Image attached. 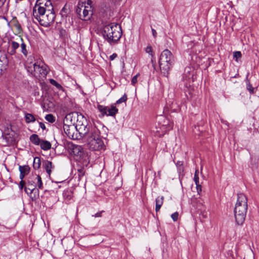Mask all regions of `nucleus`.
<instances>
[{
    "mask_svg": "<svg viewBox=\"0 0 259 259\" xmlns=\"http://www.w3.org/2000/svg\"><path fill=\"white\" fill-rule=\"evenodd\" d=\"M41 164L40 159L39 157H36L34 158L33 166L34 169H38Z\"/></svg>",
    "mask_w": 259,
    "mask_h": 259,
    "instance_id": "obj_26",
    "label": "nucleus"
},
{
    "mask_svg": "<svg viewBox=\"0 0 259 259\" xmlns=\"http://www.w3.org/2000/svg\"><path fill=\"white\" fill-rule=\"evenodd\" d=\"M6 1V0H0V7H2L4 5Z\"/></svg>",
    "mask_w": 259,
    "mask_h": 259,
    "instance_id": "obj_46",
    "label": "nucleus"
},
{
    "mask_svg": "<svg viewBox=\"0 0 259 259\" xmlns=\"http://www.w3.org/2000/svg\"><path fill=\"white\" fill-rule=\"evenodd\" d=\"M34 8L38 11L40 9L45 10V11H54V8L50 0H37Z\"/></svg>",
    "mask_w": 259,
    "mask_h": 259,
    "instance_id": "obj_11",
    "label": "nucleus"
},
{
    "mask_svg": "<svg viewBox=\"0 0 259 259\" xmlns=\"http://www.w3.org/2000/svg\"><path fill=\"white\" fill-rule=\"evenodd\" d=\"M174 62V57L169 50L165 49L161 53L159 59V66L161 73L163 76H168Z\"/></svg>",
    "mask_w": 259,
    "mask_h": 259,
    "instance_id": "obj_2",
    "label": "nucleus"
},
{
    "mask_svg": "<svg viewBox=\"0 0 259 259\" xmlns=\"http://www.w3.org/2000/svg\"><path fill=\"white\" fill-rule=\"evenodd\" d=\"M71 149L75 159L83 166H87L90 161L88 155L84 152L83 148L79 145H72Z\"/></svg>",
    "mask_w": 259,
    "mask_h": 259,
    "instance_id": "obj_5",
    "label": "nucleus"
},
{
    "mask_svg": "<svg viewBox=\"0 0 259 259\" xmlns=\"http://www.w3.org/2000/svg\"><path fill=\"white\" fill-rule=\"evenodd\" d=\"M16 53V50H14L13 49L11 48V50H10V54L11 55H14Z\"/></svg>",
    "mask_w": 259,
    "mask_h": 259,
    "instance_id": "obj_44",
    "label": "nucleus"
},
{
    "mask_svg": "<svg viewBox=\"0 0 259 259\" xmlns=\"http://www.w3.org/2000/svg\"><path fill=\"white\" fill-rule=\"evenodd\" d=\"M179 213L178 212H175L171 215V217L174 221L176 222L178 219Z\"/></svg>",
    "mask_w": 259,
    "mask_h": 259,
    "instance_id": "obj_38",
    "label": "nucleus"
},
{
    "mask_svg": "<svg viewBox=\"0 0 259 259\" xmlns=\"http://www.w3.org/2000/svg\"><path fill=\"white\" fill-rule=\"evenodd\" d=\"M25 184V183L24 181H21L19 183V185L20 189L22 190L23 188H25V187H24Z\"/></svg>",
    "mask_w": 259,
    "mask_h": 259,
    "instance_id": "obj_39",
    "label": "nucleus"
},
{
    "mask_svg": "<svg viewBox=\"0 0 259 259\" xmlns=\"http://www.w3.org/2000/svg\"><path fill=\"white\" fill-rule=\"evenodd\" d=\"M198 174H199L198 169H196L194 175H196V176H198Z\"/></svg>",
    "mask_w": 259,
    "mask_h": 259,
    "instance_id": "obj_48",
    "label": "nucleus"
},
{
    "mask_svg": "<svg viewBox=\"0 0 259 259\" xmlns=\"http://www.w3.org/2000/svg\"><path fill=\"white\" fill-rule=\"evenodd\" d=\"M27 70L34 76L45 77L48 74L47 66L42 64H37V63L30 64L27 66Z\"/></svg>",
    "mask_w": 259,
    "mask_h": 259,
    "instance_id": "obj_7",
    "label": "nucleus"
},
{
    "mask_svg": "<svg viewBox=\"0 0 259 259\" xmlns=\"http://www.w3.org/2000/svg\"><path fill=\"white\" fill-rule=\"evenodd\" d=\"M140 76V73L137 74L136 75H135L132 79V84L133 85H135V84L137 82V78Z\"/></svg>",
    "mask_w": 259,
    "mask_h": 259,
    "instance_id": "obj_36",
    "label": "nucleus"
},
{
    "mask_svg": "<svg viewBox=\"0 0 259 259\" xmlns=\"http://www.w3.org/2000/svg\"><path fill=\"white\" fill-rule=\"evenodd\" d=\"M45 119L51 123H53L55 121V117L51 114H47L45 117Z\"/></svg>",
    "mask_w": 259,
    "mask_h": 259,
    "instance_id": "obj_33",
    "label": "nucleus"
},
{
    "mask_svg": "<svg viewBox=\"0 0 259 259\" xmlns=\"http://www.w3.org/2000/svg\"><path fill=\"white\" fill-rule=\"evenodd\" d=\"M79 115L78 112H73L67 114L63 120V123L67 125H74V126L76 125L77 121L79 120Z\"/></svg>",
    "mask_w": 259,
    "mask_h": 259,
    "instance_id": "obj_12",
    "label": "nucleus"
},
{
    "mask_svg": "<svg viewBox=\"0 0 259 259\" xmlns=\"http://www.w3.org/2000/svg\"><path fill=\"white\" fill-rule=\"evenodd\" d=\"M151 62H152V64H153V66H154V62H153V59H151Z\"/></svg>",
    "mask_w": 259,
    "mask_h": 259,
    "instance_id": "obj_49",
    "label": "nucleus"
},
{
    "mask_svg": "<svg viewBox=\"0 0 259 259\" xmlns=\"http://www.w3.org/2000/svg\"><path fill=\"white\" fill-rule=\"evenodd\" d=\"M145 51L147 53H148L149 54L151 55V56L152 57H153V55L152 54V49L150 46H147L146 48Z\"/></svg>",
    "mask_w": 259,
    "mask_h": 259,
    "instance_id": "obj_37",
    "label": "nucleus"
},
{
    "mask_svg": "<svg viewBox=\"0 0 259 259\" xmlns=\"http://www.w3.org/2000/svg\"><path fill=\"white\" fill-rule=\"evenodd\" d=\"M92 1L91 0H88L87 1V5L86 6H92Z\"/></svg>",
    "mask_w": 259,
    "mask_h": 259,
    "instance_id": "obj_47",
    "label": "nucleus"
},
{
    "mask_svg": "<svg viewBox=\"0 0 259 259\" xmlns=\"http://www.w3.org/2000/svg\"><path fill=\"white\" fill-rule=\"evenodd\" d=\"M84 166L82 165V166L77 169V178L78 181H80L85 175V170L84 169Z\"/></svg>",
    "mask_w": 259,
    "mask_h": 259,
    "instance_id": "obj_22",
    "label": "nucleus"
},
{
    "mask_svg": "<svg viewBox=\"0 0 259 259\" xmlns=\"http://www.w3.org/2000/svg\"><path fill=\"white\" fill-rule=\"evenodd\" d=\"M30 141L35 145H39L40 143L41 140L39 138L38 136L36 134H32L30 137Z\"/></svg>",
    "mask_w": 259,
    "mask_h": 259,
    "instance_id": "obj_18",
    "label": "nucleus"
},
{
    "mask_svg": "<svg viewBox=\"0 0 259 259\" xmlns=\"http://www.w3.org/2000/svg\"><path fill=\"white\" fill-rule=\"evenodd\" d=\"M164 197L163 196H158L155 200L156 206L155 211L158 212L160 209L161 206L163 203Z\"/></svg>",
    "mask_w": 259,
    "mask_h": 259,
    "instance_id": "obj_16",
    "label": "nucleus"
},
{
    "mask_svg": "<svg viewBox=\"0 0 259 259\" xmlns=\"http://www.w3.org/2000/svg\"><path fill=\"white\" fill-rule=\"evenodd\" d=\"M247 198L243 193L238 194L237 202L234 210L247 212Z\"/></svg>",
    "mask_w": 259,
    "mask_h": 259,
    "instance_id": "obj_9",
    "label": "nucleus"
},
{
    "mask_svg": "<svg viewBox=\"0 0 259 259\" xmlns=\"http://www.w3.org/2000/svg\"><path fill=\"white\" fill-rule=\"evenodd\" d=\"M63 198L67 201H69L73 197V192L70 189H66L63 191Z\"/></svg>",
    "mask_w": 259,
    "mask_h": 259,
    "instance_id": "obj_17",
    "label": "nucleus"
},
{
    "mask_svg": "<svg viewBox=\"0 0 259 259\" xmlns=\"http://www.w3.org/2000/svg\"><path fill=\"white\" fill-rule=\"evenodd\" d=\"M152 34L153 35V36L154 37H156V36H157V32H156V31L154 29H152Z\"/></svg>",
    "mask_w": 259,
    "mask_h": 259,
    "instance_id": "obj_42",
    "label": "nucleus"
},
{
    "mask_svg": "<svg viewBox=\"0 0 259 259\" xmlns=\"http://www.w3.org/2000/svg\"><path fill=\"white\" fill-rule=\"evenodd\" d=\"M122 33L121 26L117 23H110L103 28V38L111 45L116 44L119 40Z\"/></svg>",
    "mask_w": 259,
    "mask_h": 259,
    "instance_id": "obj_1",
    "label": "nucleus"
},
{
    "mask_svg": "<svg viewBox=\"0 0 259 259\" xmlns=\"http://www.w3.org/2000/svg\"><path fill=\"white\" fill-rule=\"evenodd\" d=\"M97 109L101 112L102 116H115L118 112V109L114 104H111L109 106L98 104L97 105Z\"/></svg>",
    "mask_w": 259,
    "mask_h": 259,
    "instance_id": "obj_10",
    "label": "nucleus"
},
{
    "mask_svg": "<svg viewBox=\"0 0 259 259\" xmlns=\"http://www.w3.org/2000/svg\"><path fill=\"white\" fill-rule=\"evenodd\" d=\"M25 175L20 173V179L21 180V181H23V179L24 178Z\"/></svg>",
    "mask_w": 259,
    "mask_h": 259,
    "instance_id": "obj_45",
    "label": "nucleus"
},
{
    "mask_svg": "<svg viewBox=\"0 0 259 259\" xmlns=\"http://www.w3.org/2000/svg\"><path fill=\"white\" fill-rule=\"evenodd\" d=\"M249 76V73H247L246 76V81L247 83V89L249 91L250 93H253L254 88L252 87V85L250 84L248 78Z\"/></svg>",
    "mask_w": 259,
    "mask_h": 259,
    "instance_id": "obj_27",
    "label": "nucleus"
},
{
    "mask_svg": "<svg viewBox=\"0 0 259 259\" xmlns=\"http://www.w3.org/2000/svg\"><path fill=\"white\" fill-rule=\"evenodd\" d=\"M33 16L39 24L44 27H49L52 24L56 17L54 11H45L42 9L37 11L36 8H33Z\"/></svg>",
    "mask_w": 259,
    "mask_h": 259,
    "instance_id": "obj_4",
    "label": "nucleus"
},
{
    "mask_svg": "<svg viewBox=\"0 0 259 259\" xmlns=\"http://www.w3.org/2000/svg\"><path fill=\"white\" fill-rule=\"evenodd\" d=\"M241 56L242 55L240 51H236L233 53L234 58H235L237 61L238 60V59H239L241 57Z\"/></svg>",
    "mask_w": 259,
    "mask_h": 259,
    "instance_id": "obj_35",
    "label": "nucleus"
},
{
    "mask_svg": "<svg viewBox=\"0 0 259 259\" xmlns=\"http://www.w3.org/2000/svg\"><path fill=\"white\" fill-rule=\"evenodd\" d=\"M39 145L44 150H48L51 148V144L48 141L41 140Z\"/></svg>",
    "mask_w": 259,
    "mask_h": 259,
    "instance_id": "obj_20",
    "label": "nucleus"
},
{
    "mask_svg": "<svg viewBox=\"0 0 259 259\" xmlns=\"http://www.w3.org/2000/svg\"><path fill=\"white\" fill-rule=\"evenodd\" d=\"M93 127L90 126L87 118L81 114H79V120L75 126V128L79 134L81 136L85 137L89 135Z\"/></svg>",
    "mask_w": 259,
    "mask_h": 259,
    "instance_id": "obj_6",
    "label": "nucleus"
},
{
    "mask_svg": "<svg viewBox=\"0 0 259 259\" xmlns=\"http://www.w3.org/2000/svg\"><path fill=\"white\" fill-rule=\"evenodd\" d=\"M34 177L35 178V180L36 181V183H35V184L37 185L38 188L39 189H42V182L40 176L39 175H34Z\"/></svg>",
    "mask_w": 259,
    "mask_h": 259,
    "instance_id": "obj_25",
    "label": "nucleus"
},
{
    "mask_svg": "<svg viewBox=\"0 0 259 259\" xmlns=\"http://www.w3.org/2000/svg\"><path fill=\"white\" fill-rule=\"evenodd\" d=\"M100 132L98 128L94 126L89 135L85 138L90 149L94 151H100L105 149V146L100 137Z\"/></svg>",
    "mask_w": 259,
    "mask_h": 259,
    "instance_id": "obj_3",
    "label": "nucleus"
},
{
    "mask_svg": "<svg viewBox=\"0 0 259 259\" xmlns=\"http://www.w3.org/2000/svg\"><path fill=\"white\" fill-rule=\"evenodd\" d=\"M103 212H104V211L102 210L101 211H100V212H98L96 213V214H95L94 215H93L92 216L95 217V218L101 217H102V213Z\"/></svg>",
    "mask_w": 259,
    "mask_h": 259,
    "instance_id": "obj_40",
    "label": "nucleus"
},
{
    "mask_svg": "<svg viewBox=\"0 0 259 259\" xmlns=\"http://www.w3.org/2000/svg\"><path fill=\"white\" fill-rule=\"evenodd\" d=\"M10 43L11 48L13 49L14 50H16L20 46V44L18 42H16L14 40H12Z\"/></svg>",
    "mask_w": 259,
    "mask_h": 259,
    "instance_id": "obj_34",
    "label": "nucleus"
},
{
    "mask_svg": "<svg viewBox=\"0 0 259 259\" xmlns=\"http://www.w3.org/2000/svg\"><path fill=\"white\" fill-rule=\"evenodd\" d=\"M235 222L238 225H242L245 220L246 212L234 210Z\"/></svg>",
    "mask_w": 259,
    "mask_h": 259,
    "instance_id": "obj_13",
    "label": "nucleus"
},
{
    "mask_svg": "<svg viewBox=\"0 0 259 259\" xmlns=\"http://www.w3.org/2000/svg\"><path fill=\"white\" fill-rule=\"evenodd\" d=\"M39 126L43 130L46 129V126L43 123L39 122Z\"/></svg>",
    "mask_w": 259,
    "mask_h": 259,
    "instance_id": "obj_43",
    "label": "nucleus"
},
{
    "mask_svg": "<svg viewBox=\"0 0 259 259\" xmlns=\"http://www.w3.org/2000/svg\"><path fill=\"white\" fill-rule=\"evenodd\" d=\"M19 169L20 173L25 175H27L30 170V168L28 165L19 166Z\"/></svg>",
    "mask_w": 259,
    "mask_h": 259,
    "instance_id": "obj_23",
    "label": "nucleus"
},
{
    "mask_svg": "<svg viewBox=\"0 0 259 259\" xmlns=\"http://www.w3.org/2000/svg\"><path fill=\"white\" fill-rule=\"evenodd\" d=\"M76 13L79 19L88 20L92 15L93 8L92 6H85L83 4H80L76 8Z\"/></svg>",
    "mask_w": 259,
    "mask_h": 259,
    "instance_id": "obj_8",
    "label": "nucleus"
},
{
    "mask_svg": "<svg viewBox=\"0 0 259 259\" xmlns=\"http://www.w3.org/2000/svg\"><path fill=\"white\" fill-rule=\"evenodd\" d=\"M117 54L116 53H114L110 56V60H113L115 58L117 57Z\"/></svg>",
    "mask_w": 259,
    "mask_h": 259,
    "instance_id": "obj_41",
    "label": "nucleus"
},
{
    "mask_svg": "<svg viewBox=\"0 0 259 259\" xmlns=\"http://www.w3.org/2000/svg\"><path fill=\"white\" fill-rule=\"evenodd\" d=\"M3 139L6 140V145L13 144L14 142V139L11 138L9 134L5 135Z\"/></svg>",
    "mask_w": 259,
    "mask_h": 259,
    "instance_id": "obj_28",
    "label": "nucleus"
},
{
    "mask_svg": "<svg viewBox=\"0 0 259 259\" xmlns=\"http://www.w3.org/2000/svg\"><path fill=\"white\" fill-rule=\"evenodd\" d=\"M43 166L47 174L50 176L51 169L53 168L52 162L50 161H46L43 164Z\"/></svg>",
    "mask_w": 259,
    "mask_h": 259,
    "instance_id": "obj_19",
    "label": "nucleus"
},
{
    "mask_svg": "<svg viewBox=\"0 0 259 259\" xmlns=\"http://www.w3.org/2000/svg\"><path fill=\"white\" fill-rule=\"evenodd\" d=\"M25 120L26 122L30 123L35 121V118L32 114L26 113L25 114Z\"/></svg>",
    "mask_w": 259,
    "mask_h": 259,
    "instance_id": "obj_24",
    "label": "nucleus"
},
{
    "mask_svg": "<svg viewBox=\"0 0 259 259\" xmlns=\"http://www.w3.org/2000/svg\"><path fill=\"white\" fill-rule=\"evenodd\" d=\"M36 186V185H27V187L24 188V191L28 195H32L34 191L35 193L37 191V193H38V190L35 189ZM30 197L33 201L36 199V196L35 195H34V196L30 195Z\"/></svg>",
    "mask_w": 259,
    "mask_h": 259,
    "instance_id": "obj_14",
    "label": "nucleus"
},
{
    "mask_svg": "<svg viewBox=\"0 0 259 259\" xmlns=\"http://www.w3.org/2000/svg\"><path fill=\"white\" fill-rule=\"evenodd\" d=\"M50 82L53 85L55 86L58 89L62 90L63 89L62 87L60 84L58 83L56 80L53 79H51L50 80Z\"/></svg>",
    "mask_w": 259,
    "mask_h": 259,
    "instance_id": "obj_31",
    "label": "nucleus"
},
{
    "mask_svg": "<svg viewBox=\"0 0 259 259\" xmlns=\"http://www.w3.org/2000/svg\"><path fill=\"white\" fill-rule=\"evenodd\" d=\"M127 99V95L126 94H124L121 98H120L119 99L116 101V103L114 104L115 105L116 104H119L122 102H125Z\"/></svg>",
    "mask_w": 259,
    "mask_h": 259,
    "instance_id": "obj_32",
    "label": "nucleus"
},
{
    "mask_svg": "<svg viewBox=\"0 0 259 259\" xmlns=\"http://www.w3.org/2000/svg\"><path fill=\"white\" fill-rule=\"evenodd\" d=\"M35 178L34 177V175H32L28 177L27 184V185H36L35 184L36 182Z\"/></svg>",
    "mask_w": 259,
    "mask_h": 259,
    "instance_id": "obj_29",
    "label": "nucleus"
},
{
    "mask_svg": "<svg viewBox=\"0 0 259 259\" xmlns=\"http://www.w3.org/2000/svg\"><path fill=\"white\" fill-rule=\"evenodd\" d=\"M194 181L196 185L197 192L199 193V191H201V186L199 184V177L196 175H194Z\"/></svg>",
    "mask_w": 259,
    "mask_h": 259,
    "instance_id": "obj_30",
    "label": "nucleus"
},
{
    "mask_svg": "<svg viewBox=\"0 0 259 259\" xmlns=\"http://www.w3.org/2000/svg\"><path fill=\"white\" fill-rule=\"evenodd\" d=\"M18 39L21 41V51L22 53L26 57L27 55V51L26 49V45L25 44V43L23 41V39L22 37H19Z\"/></svg>",
    "mask_w": 259,
    "mask_h": 259,
    "instance_id": "obj_21",
    "label": "nucleus"
},
{
    "mask_svg": "<svg viewBox=\"0 0 259 259\" xmlns=\"http://www.w3.org/2000/svg\"><path fill=\"white\" fill-rule=\"evenodd\" d=\"M75 128L74 125H67L65 123H63V129L66 134L68 136H73L72 131Z\"/></svg>",
    "mask_w": 259,
    "mask_h": 259,
    "instance_id": "obj_15",
    "label": "nucleus"
}]
</instances>
